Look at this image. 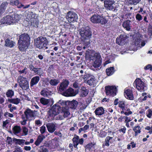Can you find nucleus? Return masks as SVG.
Segmentation results:
<instances>
[{
	"mask_svg": "<svg viewBox=\"0 0 152 152\" xmlns=\"http://www.w3.org/2000/svg\"><path fill=\"white\" fill-rule=\"evenodd\" d=\"M20 127L17 126H14L13 128V133L15 134L19 133L20 132Z\"/></svg>",
	"mask_w": 152,
	"mask_h": 152,
	"instance_id": "58836bf2",
	"label": "nucleus"
},
{
	"mask_svg": "<svg viewBox=\"0 0 152 152\" xmlns=\"http://www.w3.org/2000/svg\"><path fill=\"white\" fill-rule=\"evenodd\" d=\"M87 106L86 105H85L84 104H82L81 105H80V110H83L84 109H85Z\"/></svg>",
	"mask_w": 152,
	"mask_h": 152,
	"instance_id": "338daca9",
	"label": "nucleus"
},
{
	"mask_svg": "<svg viewBox=\"0 0 152 152\" xmlns=\"http://www.w3.org/2000/svg\"><path fill=\"white\" fill-rule=\"evenodd\" d=\"M38 152H48V150L45 147H40L38 151Z\"/></svg>",
	"mask_w": 152,
	"mask_h": 152,
	"instance_id": "c03bdc74",
	"label": "nucleus"
},
{
	"mask_svg": "<svg viewBox=\"0 0 152 152\" xmlns=\"http://www.w3.org/2000/svg\"><path fill=\"white\" fill-rule=\"evenodd\" d=\"M46 126L48 131L50 133H53L56 129V126L55 124L49 123L46 124Z\"/></svg>",
	"mask_w": 152,
	"mask_h": 152,
	"instance_id": "f3484780",
	"label": "nucleus"
},
{
	"mask_svg": "<svg viewBox=\"0 0 152 152\" xmlns=\"http://www.w3.org/2000/svg\"><path fill=\"white\" fill-rule=\"evenodd\" d=\"M79 137L77 136H75L72 139V141L73 143V145L75 148H77L78 145Z\"/></svg>",
	"mask_w": 152,
	"mask_h": 152,
	"instance_id": "72a5a7b5",
	"label": "nucleus"
},
{
	"mask_svg": "<svg viewBox=\"0 0 152 152\" xmlns=\"http://www.w3.org/2000/svg\"><path fill=\"white\" fill-rule=\"evenodd\" d=\"M23 132L24 135H26L28 134V129L25 127H23Z\"/></svg>",
	"mask_w": 152,
	"mask_h": 152,
	"instance_id": "8fccbe9b",
	"label": "nucleus"
},
{
	"mask_svg": "<svg viewBox=\"0 0 152 152\" xmlns=\"http://www.w3.org/2000/svg\"><path fill=\"white\" fill-rule=\"evenodd\" d=\"M91 21L93 23H100L102 24H105L107 22V20L102 16H100L98 14L94 15L90 18Z\"/></svg>",
	"mask_w": 152,
	"mask_h": 152,
	"instance_id": "20e7f679",
	"label": "nucleus"
},
{
	"mask_svg": "<svg viewBox=\"0 0 152 152\" xmlns=\"http://www.w3.org/2000/svg\"><path fill=\"white\" fill-rule=\"evenodd\" d=\"M18 81L20 87L23 90H26L29 88L28 82L26 77L19 76L18 78Z\"/></svg>",
	"mask_w": 152,
	"mask_h": 152,
	"instance_id": "1a4fd4ad",
	"label": "nucleus"
},
{
	"mask_svg": "<svg viewBox=\"0 0 152 152\" xmlns=\"http://www.w3.org/2000/svg\"><path fill=\"white\" fill-rule=\"evenodd\" d=\"M24 114L27 119L31 120V118L34 117V113L31 109H27L24 112Z\"/></svg>",
	"mask_w": 152,
	"mask_h": 152,
	"instance_id": "6ab92c4d",
	"label": "nucleus"
},
{
	"mask_svg": "<svg viewBox=\"0 0 152 152\" xmlns=\"http://www.w3.org/2000/svg\"><path fill=\"white\" fill-rule=\"evenodd\" d=\"M94 112L96 115H101L104 113V110L102 107H99L96 109Z\"/></svg>",
	"mask_w": 152,
	"mask_h": 152,
	"instance_id": "bb28decb",
	"label": "nucleus"
},
{
	"mask_svg": "<svg viewBox=\"0 0 152 152\" xmlns=\"http://www.w3.org/2000/svg\"><path fill=\"white\" fill-rule=\"evenodd\" d=\"M69 84V82L67 80H63L60 85L58 87V91L62 92L64 91L67 88Z\"/></svg>",
	"mask_w": 152,
	"mask_h": 152,
	"instance_id": "2eb2a0df",
	"label": "nucleus"
},
{
	"mask_svg": "<svg viewBox=\"0 0 152 152\" xmlns=\"http://www.w3.org/2000/svg\"><path fill=\"white\" fill-rule=\"evenodd\" d=\"M45 138V137L44 135L42 134L39 135L38 137L37 140L35 142V144L37 146Z\"/></svg>",
	"mask_w": 152,
	"mask_h": 152,
	"instance_id": "c756f323",
	"label": "nucleus"
},
{
	"mask_svg": "<svg viewBox=\"0 0 152 152\" xmlns=\"http://www.w3.org/2000/svg\"><path fill=\"white\" fill-rule=\"evenodd\" d=\"M46 130V127L44 125L40 128V131L42 134L45 133Z\"/></svg>",
	"mask_w": 152,
	"mask_h": 152,
	"instance_id": "09e8293b",
	"label": "nucleus"
},
{
	"mask_svg": "<svg viewBox=\"0 0 152 152\" xmlns=\"http://www.w3.org/2000/svg\"><path fill=\"white\" fill-rule=\"evenodd\" d=\"M22 118L23 119V120L21 121V124L22 125H25L26 124L27 120L25 119L24 118H23V117H22Z\"/></svg>",
	"mask_w": 152,
	"mask_h": 152,
	"instance_id": "774afa93",
	"label": "nucleus"
},
{
	"mask_svg": "<svg viewBox=\"0 0 152 152\" xmlns=\"http://www.w3.org/2000/svg\"><path fill=\"white\" fill-rule=\"evenodd\" d=\"M124 139V137L123 135H121L118 137L117 140L119 141H121Z\"/></svg>",
	"mask_w": 152,
	"mask_h": 152,
	"instance_id": "680f3d73",
	"label": "nucleus"
},
{
	"mask_svg": "<svg viewBox=\"0 0 152 152\" xmlns=\"http://www.w3.org/2000/svg\"><path fill=\"white\" fill-rule=\"evenodd\" d=\"M78 104V103L77 101L73 100L69 102V107L72 109L75 110L77 108Z\"/></svg>",
	"mask_w": 152,
	"mask_h": 152,
	"instance_id": "393cba45",
	"label": "nucleus"
},
{
	"mask_svg": "<svg viewBox=\"0 0 152 152\" xmlns=\"http://www.w3.org/2000/svg\"><path fill=\"white\" fill-rule=\"evenodd\" d=\"M89 58L90 60H94L93 65L94 67H99L101 64V56L99 53H95L94 56H91Z\"/></svg>",
	"mask_w": 152,
	"mask_h": 152,
	"instance_id": "0eeeda50",
	"label": "nucleus"
},
{
	"mask_svg": "<svg viewBox=\"0 0 152 152\" xmlns=\"http://www.w3.org/2000/svg\"><path fill=\"white\" fill-rule=\"evenodd\" d=\"M128 104L124 101H119L118 107L122 110H126Z\"/></svg>",
	"mask_w": 152,
	"mask_h": 152,
	"instance_id": "a878e982",
	"label": "nucleus"
},
{
	"mask_svg": "<svg viewBox=\"0 0 152 152\" xmlns=\"http://www.w3.org/2000/svg\"><path fill=\"white\" fill-rule=\"evenodd\" d=\"M78 92L77 90H74L72 88H70L65 92H64L63 95L66 97L74 96L77 94Z\"/></svg>",
	"mask_w": 152,
	"mask_h": 152,
	"instance_id": "ddd939ff",
	"label": "nucleus"
},
{
	"mask_svg": "<svg viewBox=\"0 0 152 152\" xmlns=\"http://www.w3.org/2000/svg\"><path fill=\"white\" fill-rule=\"evenodd\" d=\"M60 113L62 115L61 116V115H59V119H60L62 120L64 118L67 117L70 114L69 108L67 107H62Z\"/></svg>",
	"mask_w": 152,
	"mask_h": 152,
	"instance_id": "f8f14e48",
	"label": "nucleus"
},
{
	"mask_svg": "<svg viewBox=\"0 0 152 152\" xmlns=\"http://www.w3.org/2000/svg\"><path fill=\"white\" fill-rule=\"evenodd\" d=\"M26 69L27 68L26 67H25L22 70L19 71V72L20 74L24 73L25 74H26Z\"/></svg>",
	"mask_w": 152,
	"mask_h": 152,
	"instance_id": "0e129e2a",
	"label": "nucleus"
},
{
	"mask_svg": "<svg viewBox=\"0 0 152 152\" xmlns=\"http://www.w3.org/2000/svg\"><path fill=\"white\" fill-rule=\"evenodd\" d=\"M51 144L54 147L58 146V140L56 137L54 138L53 139L51 140L50 141Z\"/></svg>",
	"mask_w": 152,
	"mask_h": 152,
	"instance_id": "473e14b6",
	"label": "nucleus"
},
{
	"mask_svg": "<svg viewBox=\"0 0 152 152\" xmlns=\"http://www.w3.org/2000/svg\"><path fill=\"white\" fill-rule=\"evenodd\" d=\"M10 5L17 6L19 8H22L23 6V5L21 3H19L17 0H10Z\"/></svg>",
	"mask_w": 152,
	"mask_h": 152,
	"instance_id": "c85d7f7f",
	"label": "nucleus"
},
{
	"mask_svg": "<svg viewBox=\"0 0 152 152\" xmlns=\"http://www.w3.org/2000/svg\"><path fill=\"white\" fill-rule=\"evenodd\" d=\"M90 43L89 42H85L83 44L84 46L83 47V48L84 49H85L88 47H89L90 45Z\"/></svg>",
	"mask_w": 152,
	"mask_h": 152,
	"instance_id": "4d7b16f0",
	"label": "nucleus"
},
{
	"mask_svg": "<svg viewBox=\"0 0 152 152\" xmlns=\"http://www.w3.org/2000/svg\"><path fill=\"white\" fill-rule=\"evenodd\" d=\"M141 128L139 126H135L133 128V130L135 132V133L134 134L135 136H137L138 134H139L141 132Z\"/></svg>",
	"mask_w": 152,
	"mask_h": 152,
	"instance_id": "c9c22d12",
	"label": "nucleus"
},
{
	"mask_svg": "<svg viewBox=\"0 0 152 152\" xmlns=\"http://www.w3.org/2000/svg\"><path fill=\"white\" fill-rule=\"evenodd\" d=\"M141 0H128V2L131 4L136 5Z\"/></svg>",
	"mask_w": 152,
	"mask_h": 152,
	"instance_id": "37998d69",
	"label": "nucleus"
},
{
	"mask_svg": "<svg viewBox=\"0 0 152 152\" xmlns=\"http://www.w3.org/2000/svg\"><path fill=\"white\" fill-rule=\"evenodd\" d=\"M56 104H58L59 105H60L61 106H64L63 107H67L66 106V102L65 101L62 100H60Z\"/></svg>",
	"mask_w": 152,
	"mask_h": 152,
	"instance_id": "49530a36",
	"label": "nucleus"
},
{
	"mask_svg": "<svg viewBox=\"0 0 152 152\" xmlns=\"http://www.w3.org/2000/svg\"><path fill=\"white\" fill-rule=\"evenodd\" d=\"M105 88L107 95L114 96L116 95V88L115 86H106Z\"/></svg>",
	"mask_w": 152,
	"mask_h": 152,
	"instance_id": "9d476101",
	"label": "nucleus"
},
{
	"mask_svg": "<svg viewBox=\"0 0 152 152\" xmlns=\"http://www.w3.org/2000/svg\"><path fill=\"white\" fill-rule=\"evenodd\" d=\"M124 118L125 119L124 122H129L132 120L131 118L129 117L124 116Z\"/></svg>",
	"mask_w": 152,
	"mask_h": 152,
	"instance_id": "5fc2aeb1",
	"label": "nucleus"
},
{
	"mask_svg": "<svg viewBox=\"0 0 152 152\" xmlns=\"http://www.w3.org/2000/svg\"><path fill=\"white\" fill-rule=\"evenodd\" d=\"M18 47L21 51H25L30 44V37L29 35L24 33L20 36L18 41Z\"/></svg>",
	"mask_w": 152,
	"mask_h": 152,
	"instance_id": "f257e3e1",
	"label": "nucleus"
},
{
	"mask_svg": "<svg viewBox=\"0 0 152 152\" xmlns=\"http://www.w3.org/2000/svg\"><path fill=\"white\" fill-rule=\"evenodd\" d=\"M1 24L10 23V15H8L3 17L0 20Z\"/></svg>",
	"mask_w": 152,
	"mask_h": 152,
	"instance_id": "2f4dec72",
	"label": "nucleus"
},
{
	"mask_svg": "<svg viewBox=\"0 0 152 152\" xmlns=\"http://www.w3.org/2000/svg\"><path fill=\"white\" fill-rule=\"evenodd\" d=\"M124 95L126 98L130 100H132L134 98L132 91L131 89H125L124 91Z\"/></svg>",
	"mask_w": 152,
	"mask_h": 152,
	"instance_id": "dca6fc26",
	"label": "nucleus"
},
{
	"mask_svg": "<svg viewBox=\"0 0 152 152\" xmlns=\"http://www.w3.org/2000/svg\"><path fill=\"white\" fill-rule=\"evenodd\" d=\"M5 45L6 46H10V39L9 38L7 39L5 41Z\"/></svg>",
	"mask_w": 152,
	"mask_h": 152,
	"instance_id": "bf43d9fd",
	"label": "nucleus"
},
{
	"mask_svg": "<svg viewBox=\"0 0 152 152\" xmlns=\"http://www.w3.org/2000/svg\"><path fill=\"white\" fill-rule=\"evenodd\" d=\"M130 21L128 20L123 23V26L127 30H129L130 29Z\"/></svg>",
	"mask_w": 152,
	"mask_h": 152,
	"instance_id": "f704fd0d",
	"label": "nucleus"
},
{
	"mask_svg": "<svg viewBox=\"0 0 152 152\" xmlns=\"http://www.w3.org/2000/svg\"><path fill=\"white\" fill-rule=\"evenodd\" d=\"M126 127L124 126H123V128L119 130V131L120 132H122L124 134H125L126 132Z\"/></svg>",
	"mask_w": 152,
	"mask_h": 152,
	"instance_id": "052dcab7",
	"label": "nucleus"
},
{
	"mask_svg": "<svg viewBox=\"0 0 152 152\" xmlns=\"http://www.w3.org/2000/svg\"><path fill=\"white\" fill-rule=\"evenodd\" d=\"M135 17L136 20L139 21L142 19L141 15L139 14H137L136 15Z\"/></svg>",
	"mask_w": 152,
	"mask_h": 152,
	"instance_id": "6e6d98bb",
	"label": "nucleus"
},
{
	"mask_svg": "<svg viewBox=\"0 0 152 152\" xmlns=\"http://www.w3.org/2000/svg\"><path fill=\"white\" fill-rule=\"evenodd\" d=\"M88 79H89L87 81V83L89 85H92L94 81V76H91L89 77Z\"/></svg>",
	"mask_w": 152,
	"mask_h": 152,
	"instance_id": "ea45409f",
	"label": "nucleus"
},
{
	"mask_svg": "<svg viewBox=\"0 0 152 152\" xmlns=\"http://www.w3.org/2000/svg\"><path fill=\"white\" fill-rule=\"evenodd\" d=\"M42 124V122L40 120H37L35 121V124L37 126H40Z\"/></svg>",
	"mask_w": 152,
	"mask_h": 152,
	"instance_id": "de8ad7c7",
	"label": "nucleus"
},
{
	"mask_svg": "<svg viewBox=\"0 0 152 152\" xmlns=\"http://www.w3.org/2000/svg\"><path fill=\"white\" fill-rule=\"evenodd\" d=\"M126 35H121L116 39V43L119 45H123L125 44V40L127 39Z\"/></svg>",
	"mask_w": 152,
	"mask_h": 152,
	"instance_id": "4468645a",
	"label": "nucleus"
},
{
	"mask_svg": "<svg viewBox=\"0 0 152 152\" xmlns=\"http://www.w3.org/2000/svg\"><path fill=\"white\" fill-rule=\"evenodd\" d=\"M106 71L107 75H113L115 72L114 68L113 67H110L109 68L107 69Z\"/></svg>",
	"mask_w": 152,
	"mask_h": 152,
	"instance_id": "e433bc0d",
	"label": "nucleus"
},
{
	"mask_svg": "<svg viewBox=\"0 0 152 152\" xmlns=\"http://www.w3.org/2000/svg\"><path fill=\"white\" fill-rule=\"evenodd\" d=\"M61 108V107L58 104H55L48 111L49 117H51V119H52L54 117L59 114Z\"/></svg>",
	"mask_w": 152,
	"mask_h": 152,
	"instance_id": "423d86ee",
	"label": "nucleus"
},
{
	"mask_svg": "<svg viewBox=\"0 0 152 152\" xmlns=\"http://www.w3.org/2000/svg\"><path fill=\"white\" fill-rule=\"evenodd\" d=\"M94 144L92 143H89L86 146V148L89 149H91L94 148Z\"/></svg>",
	"mask_w": 152,
	"mask_h": 152,
	"instance_id": "603ef678",
	"label": "nucleus"
},
{
	"mask_svg": "<svg viewBox=\"0 0 152 152\" xmlns=\"http://www.w3.org/2000/svg\"><path fill=\"white\" fill-rule=\"evenodd\" d=\"M20 100L18 98L10 99V102L15 104H18L20 102Z\"/></svg>",
	"mask_w": 152,
	"mask_h": 152,
	"instance_id": "a18cd8bd",
	"label": "nucleus"
},
{
	"mask_svg": "<svg viewBox=\"0 0 152 152\" xmlns=\"http://www.w3.org/2000/svg\"><path fill=\"white\" fill-rule=\"evenodd\" d=\"M13 152H23V150L20 148H17Z\"/></svg>",
	"mask_w": 152,
	"mask_h": 152,
	"instance_id": "69168bd1",
	"label": "nucleus"
},
{
	"mask_svg": "<svg viewBox=\"0 0 152 152\" xmlns=\"http://www.w3.org/2000/svg\"><path fill=\"white\" fill-rule=\"evenodd\" d=\"M38 22L37 21H35V22H34L31 23V25L33 27H38Z\"/></svg>",
	"mask_w": 152,
	"mask_h": 152,
	"instance_id": "13d9d810",
	"label": "nucleus"
},
{
	"mask_svg": "<svg viewBox=\"0 0 152 152\" xmlns=\"http://www.w3.org/2000/svg\"><path fill=\"white\" fill-rule=\"evenodd\" d=\"M132 111H130V110L129 108H127V109H126V110H125V115H129L132 114Z\"/></svg>",
	"mask_w": 152,
	"mask_h": 152,
	"instance_id": "3c124183",
	"label": "nucleus"
},
{
	"mask_svg": "<svg viewBox=\"0 0 152 152\" xmlns=\"http://www.w3.org/2000/svg\"><path fill=\"white\" fill-rule=\"evenodd\" d=\"M145 69L150 70L151 71H152V66L151 64H148L145 66L144 68Z\"/></svg>",
	"mask_w": 152,
	"mask_h": 152,
	"instance_id": "864d4df0",
	"label": "nucleus"
},
{
	"mask_svg": "<svg viewBox=\"0 0 152 152\" xmlns=\"http://www.w3.org/2000/svg\"><path fill=\"white\" fill-rule=\"evenodd\" d=\"M80 34L83 40L88 39L91 37V32L88 26L83 27L79 30Z\"/></svg>",
	"mask_w": 152,
	"mask_h": 152,
	"instance_id": "f03ea898",
	"label": "nucleus"
},
{
	"mask_svg": "<svg viewBox=\"0 0 152 152\" xmlns=\"http://www.w3.org/2000/svg\"><path fill=\"white\" fill-rule=\"evenodd\" d=\"M146 116L149 118H152V109H149L146 112Z\"/></svg>",
	"mask_w": 152,
	"mask_h": 152,
	"instance_id": "a19ab883",
	"label": "nucleus"
},
{
	"mask_svg": "<svg viewBox=\"0 0 152 152\" xmlns=\"http://www.w3.org/2000/svg\"><path fill=\"white\" fill-rule=\"evenodd\" d=\"M88 93V91L84 87H82L80 90V96L85 97Z\"/></svg>",
	"mask_w": 152,
	"mask_h": 152,
	"instance_id": "7c9ffc66",
	"label": "nucleus"
},
{
	"mask_svg": "<svg viewBox=\"0 0 152 152\" xmlns=\"http://www.w3.org/2000/svg\"><path fill=\"white\" fill-rule=\"evenodd\" d=\"M66 19L69 23L74 22L77 21L78 16L75 12L70 11L67 13Z\"/></svg>",
	"mask_w": 152,
	"mask_h": 152,
	"instance_id": "9b49d317",
	"label": "nucleus"
},
{
	"mask_svg": "<svg viewBox=\"0 0 152 152\" xmlns=\"http://www.w3.org/2000/svg\"><path fill=\"white\" fill-rule=\"evenodd\" d=\"M20 18V16L18 15H10V24L17 22Z\"/></svg>",
	"mask_w": 152,
	"mask_h": 152,
	"instance_id": "aec40b11",
	"label": "nucleus"
},
{
	"mask_svg": "<svg viewBox=\"0 0 152 152\" xmlns=\"http://www.w3.org/2000/svg\"><path fill=\"white\" fill-rule=\"evenodd\" d=\"M59 82L58 80L56 79H51L50 80V84L52 86H56Z\"/></svg>",
	"mask_w": 152,
	"mask_h": 152,
	"instance_id": "79ce46f5",
	"label": "nucleus"
},
{
	"mask_svg": "<svg viewBox=\"0 0 152 152\" xmlns=\"http://www.w3.org/2000/svg\"><path fill=\"white\" fill-rule=\"evenodd\" d=\"M142 39V37L140 34L138 33L136 35L133 39L134 44L132 45L135 50L139 49L145 45V43L144 41H142L141 45L140 44L141 41Z\"/></svg>",
	"mask_w": 152,
	"mask_h": 152,
	"instance_id": "7ed1b4c3",
	"label": "nucleus"
},
{
	"mask_svg": "<svg viewBox=\"0 0 152 152\" xmlns=\"http://www.w3.org/2000/svg\"><path fill=\"white\" fill-rule=\"evenodd\" d=\"M40 94L44 97H48L52 94V93L47 89H44L41 91Z\"/></svg>",
	"mask_w": 152,
	"mask_h": 152,
	"instance_id": "412c9836",
	"label": "nucleus"
},
{
	"mask_svg": "<svg viewBox=\"0 0 152 152\" xmlns=\"http://www.w3.org/2000/svg\"><path fill=\"white\" fill-rule=\"evenodd\" d=\"M40 78L39 76H36L33 77L31 79L30 82V86H33L36 85L39 81Z\"/></svg>",
	"mask_w": 152,
	"mask_h": 152,
	"instance_id": "b1692460",
	"label": "nucleus"
},
{
	"mask_svg": "<svg viewBox=\"0 0 152 152\" xmlns=\"http://www.w3.org/2000/svg\"><path fill=\"white\" fill-rule=\"evenodd\" d=\"M133 85L137 90L140 91H145L147 89L144 83L140 79L137 78L134 82Z\"/></svg>",
	"mask_w": 152,
	"mask_h": 152,
	"instance_id": "6e6552de",
	"label": "nucleus"
},
{
	"mask_svg": "<svg viewBox=\"0 0 152 152\" xmlns=\"http://www.w3.org/2000/svg\"><path fill=\"white\" fill-rule=\"evenodd\" d=\"M40 101V103L44 105H49L53 103V99H47L42 97L41 98Z\"/></svg>",
	"mask_w": 152,
	"mask_h": 152,
	"instance_id": "a211bd4d",
	"label": "nucleus"
},
{
	"mask_svg": "<svg viewBox=\"0 0 152 152\" xmlns=\"http://www.w3.org/2000/svg\"><path fill=\"white\" fill-rule=\"evenodd\" d=\"M146 94V93H143L142 94V96L138 99L139 101L140 102H142L143 101L146 100L147 98Z\"/></svg>",
	"mask_w": 152,
	"mask_h": 152,
	"instance_id": "4c0bfd02",
	"label": "nucleus"
},
{
	"mask_svg": "<svg viewBox=\"0 0 152 152\" xmlns=\"http://www.w3.org/2000/svg\"><path fill=\"white\" fill-rule=\"evenodd\" d=\"M9 123V121L6 120L5 121H4L3 123V126L4 127H6L7 125Z\"/></svg>",
	"mask_w": 152,
	"mask_h": 152,
	"instance_id": "e2e57ef3",
	"label": "nucleus"
},
{
	"mask_svg": "<svg viewBox=\"0 0 152 152\" xmlns=\"http://www.w3.org/2000/svg\"><path fill=\"white\" fill-rule=\"evenodd\" d=\"M12 140L15 144H18L20 145H23L25 142V140L17 139L15 138H13Z\"/></svg>",
	"mask_w": 152,
	"mask_h": 152,
	"instance_id": "cd10ccee",
	"label": "nucleus"
},
{
	"mask_svg": "<svg viewBox=\"0 0 152 152\" xmlns=\"http://www.w3.org/2000/svg\"><path fill=\"white\" fill-rule=\"evenodd\" d=\"M8 3L7 2H4L0 5V17L1 16L2 14L5 12Z\"/></svg>",
	"mask_w": 152,
	"mask_h": 152,
	"instance_id": "5701e85b",
	"label": "nucleus"
},
{
	"mask_svg": "<svg viewBox=\"0 0 152 152\" xmlns=\"http://www.w3.org/2000/svg\"><path fill=\"white\" fill-rule=\"evenodd\" d=\"M35 44L37 48L41 49L45 48H48L46 47L48 44L46 38L42 37H38L36 40H35Z\"/></svg>",
	"mask_w": 152,
	"mask_h": 152,
	"instance_id": "39448f33",
	"label": "nucleus"
},
{
	"mask_svg": "<svg viewBox=\"0 0 152 152\" xmlns=\"http://www.w3.org/2000/svg\"><path fill=\"white\" fill-rule=\"evenodd\" d=\"M113 137L110 136H107L106 138L104 143L103 144V147L106 146L107 147L109 146L110 144L113 142Z\"/></svg>",
	"mask_w": 152,
	"mask_h": 152,
	"instance_id": "4be33fe9",
	"label": "nucleus"
}]
</instances>
